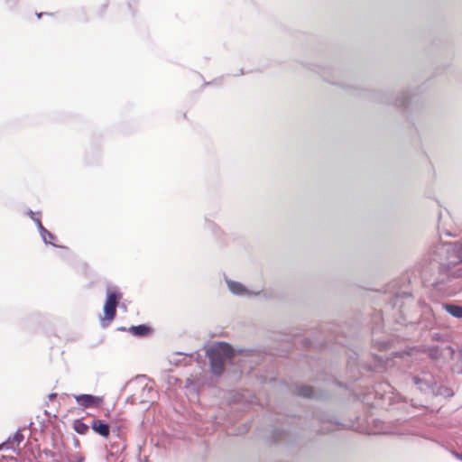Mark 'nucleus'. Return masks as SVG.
Masks as SVG:
<instances>
[{
  "mask_svg": "<svg viewBox=\"0 0 462 462\" xmlns=\"http://www.w3.org/2000/svg\"><path fill=\"white\" fill-rule=\"evenodd\" d=\"M45 454L46 455H52V452L51 451H45Z\"/></svg>",
  "mask_w": 462,
  "mask_h": 462,
  "instance_id": "24",
  "label": "nucleus"
},
{
  "mask_svg": "<svg viewBox=\"0 0 462 462\" xmlns=\"http://www.w3.org/2000/svg\"><path fill=\"white\" fill-rule=\"evenodd\" d=\"M43 14H46L45 13H40V14H37V16L38 18H41Z\"/></svg>",
  "mask_w": 462,
  "mask_h": 462,
  "instance_id": "23",
  "label": "nucleus"
},
{
  "mask_svg": "<svg viewBox=\"0 0 462 462\" xmlns=\"http://www.w3.org/2000/svg\"><path fill=\"white\" fill-rule=\"evenodd\" d=\"M39 232H40V235H41L44 244H46V245L50 244L54 247H60L59 245H57L48 240V238L54 239V236L51 232H49L43 226H40Z\"/></svg>",
  "mask_w": 462,
  "mask_h": 462,
  "instance_id": "13",
  "label": "nucleus"
},
{
  "mask_svg": "<svg viewBox=\"0 0 462 462\" xmlns=\"http://www.w3.org/2000/svg\"><path fill=\"white\" fill-rule=\"evenodd\" d=\"M413 383L418 386L419 390L421 392L431 391L434 392V386L436 385V381L434 377L430 374H423L421 376L417 375L412 377Z\"/></svg>",
  "mask_w": 462,
  "mask_h": 462,
  "instance_id": "7",
  "label": "nucleus"
},
{
  "mask_svg": "<svg viewBox=\"0 0 462 462\" xmlns=\"http://www.w3.org/2000/svg\"><path fill=\"white\" fill-rule=\"evenodd\" d=\"M295 393L300 396L312 398L315 396L314 389L309 385H300L296 388Z\"/></svg>",
  "mask_w": 462,
  "mask_h": 462,
  "instance_id": "12",
  "label": "nucleus"
},
{
  "mask_svg": "<svg viewBox=\"0 0 462 462\" xmlns=\"http://www.w3.org/2000/svg\"><path fill=\"white\" fill-rule=\"evenodd\" d=\"M145 377L143 375L137 376L135 381L133 383L136 384L138 388L141 389L139 395L134 394L136 399H139L140 402H152L153 398L156 395L155 391L152 386L145 382Z\"/></svg>",
  "mask_w": 462,
  "mask_h": 462,
  "instance_id": "4",
  "label": "nucleus"
},
{
  "mask_svg": "<svg viewBox=\"0 0 462 462\" xmlns=\"http://www.w3.org/2000/svg\"><path fill=\"white\" fill-rule=\"evenodd\" d=\"M73 443H74V446H75L76 448H79V439H73Z\"/></svg>",
  "mask_w": 462,
  "mask_h": 462,
  "instance_id": "21",
  "label": "nucleus"
},
{
  "mask_svg": "<svg viewBox=\"0 0 462 462\" xmlns=\"http://www.w3.org/2000/svg\"><path fill=\"white\" fill-rule=\"evenodd\" d=\"M151 328L147 325L141 324L138 326H132L129 331L136 337H144L149 334Z\"/></svg>",
  "mask_w": 462,
  "mask_h": 462,
  "instance_id": "11",
  "label": "nucleus"
},
{
  "mask_svg": "<svg viewBox=\"0 0 462 462\" xmlns=\"http://www.w3.org/2000/svg\"><path fill=\"white\" fill-rule=\"evenodd\" d=\"M57 394L56 393H50L48 395V398L50 401L53 400L54 398H56Z\"/></svg>",
  "mask_w": 462,
  "mask_h": 462,
  "instance_id": "20",
  "label": "nucleus"
},
{
  "mask_svg": "<svg viewBox=\"0 0 462 462\" xmlns=\"http://www.w3.org/2000/svg\"><path fill=\"white\" fill-rule=\"evenodd\" d=\"M315 431L320 434H327L332 432L337 428V423L332 420L331 416L318 411L314 417Z\"/></svg>",
  "mask_w": 462,
  "mask_h": 462,
  "instance_id": "3",
  "label": "nucleus"
},
{
  "mask_svg": "<svg viewBox=\"0 0 462 462\" xmlns=\"http://www.w3.org/2000/svg\"><path fill=\"white\" fill-rule=\"evenodd\" d=\"M29 215H30L31 218H32V219L34 221V223L36 224L38 230H40V226H42V222H41L40 218H39V217H35V213H34L33 211H32V210H30V211H29Z\"/></svg>",
  "mask_w": 462,
  "mask_h": 462,
  "instance_id": "16",
  "label": "nucleus"
},
{
  "mask_svg": "<svg viewBox=\"0 0 462 462\" xmlns=\"http://www.w3.org/2000/svg\"><path fill=\"white\" fill-rule=\"evenodd\" d=\"M91 428L101 437L107 438L110 434L109 425L100 420H93L91 422Z\"/></svg>",
  "mask_w": 462,
  "mask_h": 462,
  "instance_id": "9",
  "label": "nucleus"
},
{
  "mask_svg": "<svg viewBox=\"0 0 462 462\" xmlns=\"http://www.w3.org/2000/svg\"><path fill=\"white\" fill-rule=\"evenodd\" d=\"M436 252L446 256L439 263L431 285L445 297L454 296L462 290V242L441 244Z\"/></svg>",
  "mask_w": 462,
  "mask_h": 462,
  "instance_id": "1",
  "label": "nucleus"
},
{
  "mask_svg": "<svg viewBox=\"0 0 462 462\" xmlns=\"http://www.w3.org/2000/svg\"><path fill=\"white\" fill-rule=\"evenodd\" d=\"M67 459L69 462H83L84 457L79 451H74L67 454Z\"/></svg>",
  "mask_w": 462,
  "mask_h": 462,
  "instance_id": "14",
  "label": "nucleus"
},
{
  "mask_svg": "<svg viewBox=\"0 0 462 462\" xmlns=\"http://www.w3.org/2000/svg\"><path fill=\"white\" fill-rule=\"evenodd\" d=\"M442 308L452 317L462 319V307L452 303H443Z\"/></svg>",
  "mask_w": 462,
  "mask_h": 462,
  "instance_id": "10",
  "label": "nucleus"
},
{
  "mask_svg": "<svg viewBox=\"0 0 462 462\" xmlns=\"http://www.w3.org/2000/svg\"><path fill=\"white\" fill-rule=\"evenodd\" d=\"M121 293L107 292L106 300L104 305L105 319L102 320V325L106 326L105 320L110 322L116 316L118 300L121 299Z\"/></svg>",
  "mask_w": 462,
  "mask_h": 462,
  "instance_id": "5",
  "label": "nucleus"
},
{
  "mask_svg": "<svg viewBox=\"0 0 462 462\" xmlns=\"http://www.w3.org/2000/svg\"><path fill=\"white\" fill-rule=\"evenodd\" d=\"M207 355L209 359L211 372L215 375H220L227 362L234 357V349L225 342H219L213 345L208 351Z\"/></svg>",
  "mask_w": 462,
  "mask_h": 462,
  "instance_id": "2",
  "label": "nucleus"
},
{
  "mask_svg": "<svg viewBox=\"0 0 462 462\" xmlns=\"http://www.w3.org/2000/svg\"><path fill=\"white\" fill-rule=\"evenodd\" d=\"M7 448H9V443L6 442V443H2L0 445V450L1 449H7Z\"/></svg>",
  "mask_w": 462,
  "mask_h": 462,
  "instance_id": "18",
  "label": "nucleus"
},
{
  "mask_svg": "<svg viewBox=\"0 0 462 462\" xmlns=\"http://www.w3.org/2000/svg\"><path fill=\"white\" fill-rule=\"evenodd\" d=\"M23 435L19 430H17L13 437V441L16 442L17 444H20L23 440Z\"/></svg>",
  "mask_w": 462,
  "mask_h": 462,
  "instance_id": "17",
  "label": "nucleus"
},
{
  "mask_svg": "<svg viewBox=\"0 0 462 462\" xmlns=\"http://www.w3.org/2000/svg\"><path fill=\"white\" fill-rule=\"evenodd\" d=\"M77 403L85 408H98L103 404V397L92 394L75 395Z\"/></svg>",
  "mask_w": 462,
  "mask_h": 462,
  "instance_id": "6",
  "label": "nucleus"
},
{
  "mask_svg": "<svg viewBox=\"0 0 462 462\" xmlns=\"http://www.w3.org/2000/svg\"><path fill=\"white\" fill-rule=\"evenodd\" d=\"M74 430L79 434H86L88 430V426L84 422H77L74 426Z\"/></svg>",
  "mask_w": 462,
  "mask_h": 462,
  "instance_id": "15",
  "label": "nucleus"
},
{
  "mask_svg": "<svg viewBox=\"0 0 462 462\" xmlns=\"http://www.w3.org/2000/svg\"><path fill=\"white\" fill-rule=\"evenodd\" d=\"M226 285L229 291L237 296H252L257 295L259 292L251 291L246 289L242 283L238 282L232 281L230 279L226 278Z\"/></svg>",
  "mask_w": 462,
  "mask_h": 462,
  "instance_id": "8",
  "label": "nucleus"
},
{
  "mask_svg": "<svg viewBox=\"0 0 462 462\" xmlns=\"http://www.w3.org/2000/svg\"><path fill=\"white\" fill-rule=\"evenodd\" d=\"M398 106H406V97H404L403 99H402L400 101V104H398Z\"/></svg>",
  "mask_w": 462,
  "mask_h": 462,
  "instance_id": "19",
  "label": "nucleus"
},
{
  "mask_svg": "<svg viewBox=\"0 0 462 462\" xmlns=\"http://www.w3.org/2000/svg\"><path fill=\"white\" fill-rule=\"evenodd\" d=\"M455 457L462 461V455L459 453H455Z\"/></svg>",
  "mask_w": 462,
  "mask_h": 462,
  "instance_id": "22",
  "label": "nucleus"
}]
</instances>
